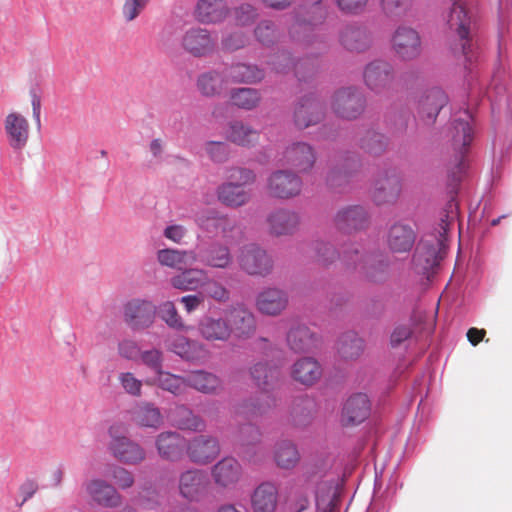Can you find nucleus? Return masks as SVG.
Returning a JSON list of instances; mask_svg holds the SVG:
<instances>
[{
    "mask_svg": "<svg viewBox=\"0 0 512 512\" xmlns=\"http://www.w3.org/2000/svg\"><path fill=\"white\" fill-rule=\"evenodd\" d=\"M187 387L196 391L216 395L223 390V382L216 374L205 370H196L186 375Z\"/></svg>",
    "mask_w": 512,
    "mask_h": 512,
    "instance_id": "c9c22d12",
    "label": "nucleus"
},
{
    "mask_svg": "<svg viewBox=\"0 0 512 512\" xmlns=\"http://www.w3.org/2000/svg\"><path fill=\"white\" fill-rule=\"evenodd\" d=\"M228 81L226 72L209 70L199 74L196 80V87L204 97H220L226 91Z\"/></svg>",
    "mask_w": 512,
    "mask_h": 512,
    "instance_id": "473e14b6",
    "label": "nucleus"
},
{
    "mask_svg": "<svg viewBox=\"0 0 512 512\" xmlns=\"http://www.w3.org/2000/svg\"><path fill=\"white\" fill-rule=\"evenodd\" d=\"M232 105L243 110H253L260 104L261 94L254 88H234L230 92Z\"/></svg>",
    "mask_w": 512,
    "mask_h": 512,
    "instance_id": "6e6d98bb",
    "label": "nucleus"
},
{
    "mask_svg": "<svg viewBox=\"0 0 512 512\" xmlns=\"http://www.w3.org/2000/svg\"><path fill=\"white\" fill-rule=\"evenodd\" d=\"M234 19L237 25L248 26L258 18V9L249 3H243L233 10Z\"/></svg>",
    "mask_w": 512,
    "mask_h": 512,
    "instance_id": "774afa93",
    "label": "nucleus"
},
{
    "mask_svg": "<svg viewBox=\"0 0 512 512\" xmlns=\"http://www.w3.org/2000/svg\"><path fill=\"white\" fill-rule=\"evenodd\" d=\"M209 480L205 471L190 469L180 474L178 489L188 501H199L207 492Z\"/></svg>",
    "mask_w": 512,
    "mask_h": 512,
    "instance_id": "a211bd4d",
    "label": "nucleus"
},
{
    "mask_svg": "<svg viewBox=\"0 0 512 512\" xmlns=\"http://www.w3.org/2000/svg\"><path fill=\"white\" fill-rule=\"evenodd\" d=\"M228 80L233 83L255 84L265 77L263 69L257 65L236 63L226 69Z\"/></svg>",
    "mask_w": 512,
    "mask_h": 512,
    "instance_id": "49530a36",
    "label": "nucleus"
},
{
    "mask_svg": "<svg viewBox=\"0 0 512 512\" xmlns=\"http://www.w3.org/2000/svg\"><path fill=\"white\" fill-rule=\"evenodd\" d=\"M286 342L293 352L304 353L317 346L318 338L306 325L296 324L288 330Z\"/></svg>",
    "mask_w": 512,
    "mask_h": 512,
    "instance_id": "f704fd0d",
    "label": "nucleus"
},
{
    "mask_svg": "<svg viewBox=\"0 0 512 512\" xmlns=\"http://www.w3.org/2000/svg\"><path fill=\"white\" fill-rule=\"evenodd\" d=\"M254 36L260 44L270 47L278 41L279 32L273 21L262 20L256 25Z\"/></svg>",
    "mask_w": 512,
    "mask_h": 512,
    "instance_id": "13d9d810",
    "label": "nucleus"
},
{
    "mask_svg": "<svg viewBox=\"0 0 512 512\" xmlns=\"http://www.w3.org/2000/svg\"><path fill=\"white\" fill-rule=\"evenodd\" d=\"M364 350V342L354 332L342 335L337 344L338 354L345 360L358 358Z\"/></svg>",
    "mask_w": 512,
    "mask_h": 512,
    "instance_id": "5fc2aeb1",
    "label": "nucleus"
},
{
    "mask_svg": "<svg viewBox=\"0 0 512 512\" xmlns=\"http://www.w3.org/2000/svg\"><path fill=\"white\" fill-rule=\"evenodd\" d=\"M314 406V402L308 397L296 398L291 405V423L296 427L307 426L312 421Z\"/></svg>",
    "mask_w": 512,
    "mask_h": 512,
    "instance_id": "3c124183",
    "label": "nucleus"
},
{
    "mask_svg": "<svg viewBox=\"0 0 512 512\" xmlns=\"http://www.w3.org/2000/svg\"><path fill=\"white\" fill-rule=\"evenodd\" d=\"M199 335L208 342H228L230 329L228 327L224 312L221 316H205L198 323Z\"/></svg>",
    "mask_w": 512,
    "mask_h": 512,
    "instance_id": "c85d7f7f",
    "label": "nucleus"
},
{
    "mask_svg": "<svg viewBox=\"0 0 512 512\" xmlns=\"http://www.w3.org/2000/svg\"><path fill=\"white\" fill-rule=\"evenodd\" d=\"M226 138L238 146L252 147L258 143L260 133L252 126L236 120L229 123Z\"/></svg>",
    "mask_w": 512,
    "mask_h": 512,
    "instance_id": "ea45409f",
    "label": "nucleus"
},
{
    "mask_svg": "<svg viewBox=\"0 0 512 512\" xmlns=\"http://www.w3.org/2000/svg\"><path fill=\"white\" fill-rule=\"evenodd\" d=\"M333 222L339 231L351 233L366 228L369 223V215L363 206L349 205L337 211Z\"/></svg>",
    "mask_w": 512,
    "mask_h": 512,
    "instance_id": "aec40b11",
    "label": "nucleus"
},
{
    "mask_svg": "<svg viewBox=\"0 0 512 512\" xmlns=\"http://www.w3.org/2000/svg\"><path fill=\"white\" fill-rule=\"evenodd\" d=\"M238 263L241 270L250 276L266 277L274 268L271 255L256 244H248L241 248Z\"/></svg>",
    "mask_w": 512,
    "mask_h": 512,
    "instance_id": "423d86ee",
    "label": "nucleus"
},
{
    "mask_svg": "<svg viewBox=\"0 0 512 512\" xmlns=\"http://www.w3.org/2000/svg\"><path fill=\"white\" fill-rule=\"evenodd\" d=\"M254 512H275L278 503V488L272 482L258 485L251 497Z\"/></svg>",
    "mask_w": 512,
    "mask_h": 512,
    "instance_id": "4c0bfd02",
    "label": "nucleus"
},
{
    "mask_svg": "<svg viewBox=\"0 0 512 512\" xmlns=\"http://www.w3.org/2000/svg\"><path fill=\"white\" fill-rule=\"evenodd\" d=\"M109 451L119 462L126 465H139L146 459L145 449L127 436H115L110 430Z\"/></svg>",
    "mask_w": 512,
    "mask_h": 512,
    "instance_id": "4468645a",
    "label": "nucleus"
},
{
    "mask_svg": "<svg viewBox=\"0 0 512 512\" xmlns=\"http://www.w3.org/2000/svg\"><path fill=\"white\" fill-rule=\"evenodd\" d=\"M180 46L187 54L195 58H204L215 52L216 40L209 30L192 27L182 35Z\"/></svg>",
    "mask_w": 512,
    "mask_h": 512,
    "instance_id": "9d476101",
    "label": "nucleus"
},
{
    "mask_svg": "<svg viewBox=\"0 0 512 512\" xmlns=\"http://www.w3.org/2000/svg\"><path fill=\"white\" fill-rule=\"evenodd\" d=\"M211 476L218 487L232 488L242 477V467L234 457H224L212 467Z\"/></svg>",
    "mask_w": 512,
    "mask_h": 512,
    "instance_id": "bb28decb",
    "label": "nucleus"
},
{
    "mask_svg": "<svg viewBox=\"0 0 512 512\" xmlns=\"http://www.w3.org/2000/svg\"><path fill=\"white\" fill-rule=\"evenodd\" d=\"M157 308L148 300L132 299L124 305L123 316L125 323L132 330L149 328L156 317Z\"/></svg>",
    "mask_w": 512,
    "mask_h": 512,
    "instance_id": "f8f14e48",
    "label": "nucleus"
},
{
    "mask_svg": "<svg viewBox=\"0 0 512 512\" xmlns=\"http://www.w3.org/2000/svg\"><path fill=\"white\" fill-rule=\"evenodd\" d=\"M466 118H469L467 113ZM448 137L454 150L463 154L473 140V130L468 119H455L448 130Z\"/></svg>",
    "mask_w": 512,
    "mask_h": 512,
    "instance_id": "37998d69",
    "label": "nucleus"
},
{
    "mask_svg": "<svg viewBox=\"0 0 512 512\" xmlns=\"http://www.w3.org/2000/svg\"><path fill=\"white\" fill-rule=\"evenodd\" d=\"M370 409V400L366 394H353L343 406L341 421L344 425L360 424L368 418Z\"/></svg>",
    "mask_w": 512,
    "mask_h": 512,
    "instance_id": "cd10ccee",
    "label": "nucleus"
},
{
    "mask_svg": "<svg viewBox=\"0 0 512 512\" xmlns=\"http://www.w3.org/2000/svg\"><path fill=\"white\" fill-rule=\"evenodd\" d=\"M132 421L139 427L158 429L163 424L160 409L151 402H141L132 410Z\"/></svg>",
    "mask_w": 512,
    "mask_h": 512,
    "instance_id": "58836bf2",
    "label": "nucleus"
},
{
    "mask_svg": "<svg viewBox=\"0 0 512 512\" xmlns=\"http://www.w3.org/2000/svg\"><path fill=\"white\" fill-rule=\"evenodd\" d=\"M305 13V9L302 8L295 12L294 21L289 27V36L294 42L309 46L313 42L312 26L325 19L327 9L323 1H318L307 11L311 14L308 20L304 17Z\"/></svg>",
    "mask_w": 512,
    "mask_h": 512,
    "instance_id": "7ed1b4c3",
    "label": "nucleus"
},
{
    "mask_svg": "<svg viewBox=\"0 0 512 512\" xmlns=\"http://www.w3.org/2000/svg\"><path fill=\"white\" fill-rule=\"evenodd\" d=\"M394 52L403 60H412L421 53V40L418 32L410 27H399L392 38Z\"/></svg>",
    "mask_w": 512,
    "mask_h": 512,
    "instance_id": "6ab92c4d",
    "label": "nucleus"
},
{
    "mask_svg": "<svg viewBox=\"0 0 512 512\" xmlns=\"http://www.w3.org/2000/svg\"><path fill=\"white\" fill-rule=\"evenodd\" d=\"M402 193V179L394 171L380 174L370 190V197L377 206L394 205Z\"/></svg>",
    "mask_w": 512,
    "mask_h": 512,
    "instance_id": "6e6552de",
    "label": "nucleus"
},
{
    "mask_svg": "<svg viewBox=\"0 0 512 512\" xmlns=\"http://www.w3.org/2000/svg\"><path fill=\"white\" fill-rule=\"evenodd\" d=\"M448 103V97L439 87L425 90L418 99V114L427 124H433Z\"/></svg>",
    "mask_w": 512,
    "mask_h": 512,
    "instance_id": "b1692460",
    "label": "nucleus"
},
{
    "mask_svg": "<svg viewBox=\"0 0 512 512\" xmlns=\"http://www.w3.org/2000/svg\"><path fill=\"white\" fill-rule=\"evenodd\" d=\"M383 13L388 17L406 15L413 6V0H380Z\"/></svg>",
    "mask_w": 512,
    "mask_h": 512,
    "instance_id": "680f3d73",
    "label": "nucleus"
},
{
    "mask_svg": "<svg viewBox=\"0 0 512 512\" xmlns=\"http://www.w3.org/2000/svg\"><path fill=\"white\" fill-rule=\"evenodd\" d=\"M342 263L348 273L373 278L374 274L368 266V259L357 247L351 246L343 251Z\"/></svg>",
    "mask_w": 512,
    "mask_h": 512,
    "instance_id": "09e8293b",
    "label": "nucleus"
},
{
    "mask_svg": "<svg viewBox=\"0 0 512 512\" xmlns=\"http://www.w3.org/2000/svg\"><path fill=\"white\" fill-rule=\"evenodd\" d=\"M205 265L212 268L226 269L233 262V257L227 245L214 243L203 255Z\"/></svg>",
    "mask_w": 512,
    "mask_h": 512,
    "instance_id": "603ef678",
    "label": "nucleus"
},
{
    "mask_svg": "<svg viewBox=\"0 0 512 512\" xmlns=\"http://www.w3.org/2000/svg\"><path fill=\"white\" fill-rule=\"evenodd\" d=\"M207 272L203 269L189 268L173 276L170 283L173 288L181 291H196L204 286Z\"/></svg>",
    "mask_w": 512,
    "mask_h": 512,
    "instance_id": "de8ad7c7",
    "label": "nucleus"
},
{
    "mask_svg": "<svg viewBox=\"0 0 512 512\" xmlns=\"http://www.w3.org/2000/svg\"><path fill=\"white\" fill-rule=\"evenodd\" d=\"M249 373L256 386L264 391L269 390L278 378V370L266 362H257L249 368Z\"/></svg>",
    "mask_w": 512,
    "mask_h": 512,
    "instance_id": "864d4df0",
    "label": "nucleus"
},
{
    "mask_svg": "<svg viewBox=\"0 0 512 512\" xmlns=\"http://www.w3.org/2000/svg\"><path fill=\"white\" fill-rule=\"evenodd\" d=\"M273 458L277 467L284 470H291L299 463L300 454L293 441L282 439L275 443Z\"/></svg>",
    "mask_w": 512,
    "mask_h": 512,
    "instance_id": "c03bdc74",
    "label": "nucleus"
},
{
    "mask_svg": "<svg viewBox=\"0 0 512 512\" xmlns=\"http://www.w3.org/2000/svg\"><path fill=\"white\" fill-rule=\"evenodd\" d=\"M363 80L370 90L379 93L391 87L395 80V71L389 62L375 60L364 68Z\"/></svg>",
    "mask_w": 512,
    "mask_h": 512,
    "instance_id": "dca6fc26",
    "label": "nucleus"
},
{
    "mask_svg": "<svg viewBox=\"0 0 512 512\" xmlns=\"http://www.w3.org/2000/svg\"><path fill=\"white\" fill-rule=\"evenodd\" d=\"M155 447L163 460L178 461L183 455L184 438L175 431L161 432L156 436Z\"/></svg>",
    "mask_w": 512,
    "mask_h": 512,
    "instance_id": "c756f323",
    "label": "nucleus"
},
{
    "mask_svg": "<svg viewBox=\"0 0 512 512\" xmlns=\"http://www.w3.org/2000/svg\"><path fill=\"white\" fill-rule=\"evenodd\" d=\"M209 159L215 163H223L229 158V146L220 141H208L203 147Z\"/></svg>",
    "mask_w": 512,
    "mask_h": 512,
    "instance_id": "338daca9",
    "label": "nucleus"
},
{
    "mask_svg": "<svg viewBox=\"0 0 512 512\" xmlns=\"http://www.w3.org/2000/svg\"><path fill=\"white\" fill-rule=\"evenodd\" d=\"M285 164L298 172H309L316 162L314 148L306 142H294L286 147L283 152Z\"/></svg>",
    "mask_w": 512,
    "mask_h": 512,
    "instance_id": "412c9836",
    "label": "nucleus"
},
{
    "mask_svg": "<svg viewBox=\"0 0 512 512\" xmlns=\"http://www.w3.org/2000/svg\"><path fill=\"white\" fill-rule=\"evenodd\" d=\"M268 64L276 73L284 74L293 69L295 76L300 81L312 77L318 70V63L315 60L302 58L294 62L290 54L285 52L275 55Z\"/></svg>",
    "mask_w": 512,
    "mask_h": 512,
    "instance_id": "f3484780",
    "label": "nucleus"
},
{
    "mask_svg": "<svg viewBox=\"0 0 512 512\" xmlns=\"http://www.w3.org/2000/svg\"><path fill=\"white\" fill-rule=\"evenodd\" d=\"M316 261L322 266H329L339 257L336 248L331 244L318 241L314 244Z\"/></svg>",
    "mask_w": 512,
    "mask_h": 512,
    "instance_id": "e2e57ef3",
    "label": "nucleus"
},
{
    "mask_svg": "<svg viewBox=\"0 0 512 512\" xmlns=\"http://www.w3.org/2000/svg\"><path fill=\"white\" fill-rule=\"evenodd\" d=\"M4 127L10 146L15 150L23 149L29 139V122L17 112L6 116Z\"/></svg>",
    "mask_w": 512,
    "mask_h": 512,
    "instance_id": "7c9ffc66",
    "label": "nucleus"
},
{
    "mask_svg": "<svg viewBox=\"0 0 512 512\" xmlns=\"http://www.w3.org/2000/svg\"><path fill=\"white\" fill-rule=\"evenodd\" d=\"M415 240L416 232L408 223L397 221L388 229L386 243L392 253L410 252Z\"/></svg>",
    "mask_w": 512,
    "mask_h": 512,
    "instance_id": "393cba45",
    "label": "nucleus"
},
{
    "mask_svg": "<svg viewBox=\"0 0 512 512\" xmlns=\"http://www.w3.org/2000/svg\"><path fill=\"white\" fill-rule=\"evenodd\" d=\"M447 24L451 30H454L461 41L462 54L468 61H472V45L469 39L470 18L465 10L461 0H453L452 7L449 11Z\"/></svg>",
    "mask_w": 512,
    "mask_h": 512,
    "instance_id": "2eb2a0df",
    "label": "nucleus"
},
{
    "mask_svg": "<svg viewBox=\"0 0 512 512\" xmlns=\"http://www.w3.org/2000/svg\"><path fill=\"white\" fill-rule=\"evenodd\" d=\"M176 426L181 430L202 432L206 429V422L185 405H177L173 412Z\"/></svg>",
    "mask_w": 512,
    "mask_h": 512,
    "instance_id": "8fccbe9b",
    "label": "nucleus"
},
{
    "mask_svg": "<svg viewBox=\"0 0 512 512\" xmlns=\"http://www.w3.org/2000/svg\"><path fill=\"white\" fill-rule=\"evenodd\" d=\"M266 223L269 233L273 236L292 235L299 228L300 216L293 210L279 208L268 214Z\"/></svg>",
    "mask_w": 512,
    "mask_h": 512,
    "instance_id": "4be33fe9",
    "label": "nucleus"
},
{
    "mask_svg": "<svg viewBox=\"0 0 512 512\" xmlns=\"http://www.w3.org/2000/svg\"><path fill=\"white\" fill-rule=\"evenodd\" d=\"M324 117V108L314 96H306L296 104L294 122L300 129L319 123Z\"/></svg>",
    "mask_w": 512,
    "mask_h": 512,
    "instance_id": "a878e982",
    "label": "nucleus"
},
{
    "mask_svg": "<svg viewBox=\"0 0 512 512\" xmlns=\"http://www.w3.org/2000/svg\"><path fill=\"white\" fill-rule=\"evenodd\" d=\"M360 168V160L353 153L340 155L336 159L335 166L327 175V183L330 187L335 188L346 183L354 173Z\"/></svg>",
    "mask_w": 512,
    "mask_h": 512,
    "instance_id": "2f4dec72",
    "label": "nucleus"
},
{
    "mask_svg": "<svg viewBox=\"0 0 512 512\" xmlns=\"http://www.w3.org/2000/svg\"><path fill=\"white\" fill-rule=\"evenodd\" d=\"M457 218L456 203L450 201L441 212L438 223V238L436 245L422 243L414 255L416 267L427 277L434 273L435 268L440 264L446 253L447 233Z\"/></svg>",
    "mask_w": 512,
    "mask_h": 512,
    "instance_id": "f257e3e1",
    "label": "nucleus"
},
{
    "mask_svg": "<svg viewBox=\"0 0 512 512\" xmlns=\"http://www.w3.org/2000/svg\"><path fill=\"white\" fill-rule=\"evenodd\" d=\"M302 185L301 178L294 172L277 170L267 179V192L273 198L290 199L301 193Z\"/></svg>",
    "mask_w": 512,
    "mask_h": 512,
    "instance_id": "9b49d317",
    "label": "nucleus"
},
{
    "mask_svg": "<svg viewBox=\"0 0 512 512\" xmlns=\"http://www.w3.org/2000/svg\"><path fill=\"white\" fill-rule=\"evenodd\" d=\"M330 106L338 117L356 119L365 109V97L356 87H342L332 95Z\"/></svg>",
    "mask_w": 512,
    "mask_h": 512,
    "instance_id": "39448f33",
    "label": "nucleus"
},
{
    "mask_svg": "<svg viewBox=\"0 0 512 512\" xmlns=\"http://www.w3.org/2000/svg\"><path fill=\"white\" fill-rule=\"evenodd\" d=\"M153 383L176 396L183 394L187 388L186 376L182 377L164 370L156 375Z\"/></svg>",
    "mask_w": 512,
    "mask_h": 512,
    "instance_id": "4d7b16f0",
    "label": "nucleus"
},
{
    "mask_svg": "<svg viewBox=\"0 0 512 512\" xmlns=\"http://www.w3.org/2000/svg\"><path fill=\"white\" fill-rule=\"evenodd\" d=\"M196 223L200 228L222 237L228 243H236L243 238V230L235 219L219 215L215 211L197 215Z\"/></svg>",
    "mask_w": 512,
    "mask_h": 512,
    "instance_id": "20e7f679",
    "label": "nucleus"
},
{
    "mask_svg": "<svg viewBox=\"0 0 512 512\" xmlns=\"http://www.w3.org/2000/svg\"><path fill=\"white\" fill-rule=\"evenodd\" d=\"M159 316L171 328L182 329L184 327L182 318L171 301H166L160 305Z\"/></svg>",
    "mask_w": 512,
    "mask_h": 512,
    "instance_id": "69168bd1",
    "label": "nucleus"
},
{
    "mask_svg": "<svg viewBox=\"0 0 512 512\" xmlns=\"http://www.w3.org/2000/svg\"><path fill=\"white\" fill-rule=\"evenodd\" d=\"M341 45L349 51L361 52L371 43V36L365 28L348 25L340 33Z\"/></svg>",
    "mask_w": 512,
    "mask_h": 512,
    "instance_id": "a19ab883",
    "label": "nucleus"
},
{
    "mask_svg": "<svg viewBox=\"0 0 512 512\" xmlns=\"http://www.w3.org/2000/svg\"><path fill=\"white\" fill-rule=\"evenodd\" d=\"M320 363L312 357H302L292 366V378L305 386H312L322 377Z\"/></svg>",
    "mask_w": 512,
    "mask_h": 512,
    "instance_id": "e433bc0d",
    "label": "nucleus"
},
{
    "mask_svg": "<svg viewBox=\"0 0 512 512\" xmlns=\"http://www.w3.org/2000/svg\"><path fill=\"white\" fill-rule=\"evenodd\" d=\"M229 181L217 187L216 195L223 205L238 208L246 205L250 198V192L244 189L245 185L254 183V172L246 168H233L229 171Z\"/></svg>",
    "mask_w": 512,
    "mask_h": 512,
    "instance_id": "f03ea898",
    "label": "nucleus"
},
{
    "mask_svg": "<svg viewBox=\"0 0 512 512\" xmlns=\"http://www.w3.org/2000/svg\"><path fill=\"white\" fill-rule=\"evenodd\" d=\"M158 262L170 268L182 270L185 266H191L197 261V255L192 250L161 249L157 252Z\"/></svg>",
    "mask_w": 512,
    "mask_h": 512,
    "instance_id": "a18cd8bd",
    "label": "nucleus"
},
{
    "mask_svg": "<svg viewBox=\"0 0 512 512\" xmlns=\"http://www.w3.org/2000/svg\"><path fill=\"white\" fill-rule=\"evenodd\" d=\"M170 349L181 358L188 361H203L208 356L205 346L198 342L179 336L170 344Z\"/></svg>",
    "mask_w": 512,
    "mask_h": 512,
    "instance_id": "79ce46f5",
    "label": "nucleus"
},
{
    "mask_svg": "<svg viewBox=\"0 0 512 512\" xmlns=\"http://www.w3.org/2000/svg\"><path fill=\"white\" fill-rule=\"evenodd\" d=\"M223 311L230 329V338L235 336L237 339L246 340L255 334L257 329L256 317L244 304L237 303Z\"/></svg>",
    "mask_w": 512,
    "mask_h": 512,
    "instance_id": "0eeeda50",
    "label": "nucleus"
},
{
    "mask_svg": "<svg viewBox=\"0 0 512 512\" xmlns=\"http://www.w3.org/2000/svg\"><path fill=\"white\" fill-rule=\"evenodd\" d=\"M289 302L287 290L277 286H266L257 293L254 305L261 315L278 317L287 310Z\"/></svg>",
    "mask_w": 512,
    "mask_h": 512,
    "instance_id": "1a4fd4ad",
    "label": "nucleus"
},
{
    "mask_svg": "<svg viewBox=\"0 0 512 512\" xmlns=\"http://www.w3.org/2000/svg\"><path fill=\"white\" fill-rule=\"evenodd\" d=\"M219 440L211 435H198L191 438L186 445V453L191 462L207 465L220 454Z\"/></svg>",
    "mask_w": 512,
    "mask_h": 512,
    "instance_id": "ddd939ff",
    "label": "nucleus"
},
{
    "mask_svg": "<svg viewBox=\"0 0 512 512\" xmlns=\"http://www.w3.org/2000/svg\"><path fill=\"white\" fill-rule=\"evenodd\" d=\"M360 147L369 154L379 155L385 151L387 139L383 134L369 130L360 139Z\"/></svg>",
    "mask_w": 512,
    "mask_h": 512,
    "instance_id": "bf43d9fd",
    "label": "nucleus"
},
{
    "mask_svg": "<svg viewBox=\"0 0 512 512\" xmlns=\"http://www.w3.org/2000/svg\"><path fill=\"white\" fill-rule=\"evenodd\" d=\"M230 9L225 0H199L195 9L196 19L203 24L223 22Z\"/></svg>",
    "mask_w": 512,
    "mask_h": 512,
    "instance_id": "72a5a7b5",
    "label": "nucleus"
},
{
    "mask_svg": "<svg viewBox=\"0 0 512 512\" xmlns=\"http://www.w3.org/2000/svg\"><path fill=\"white\" fill-rule=\"evenodd\" d=\"M203 288L206 295L218 303H226L230 300V291L223 284L210 279L207 275Z\"/></svg>",
    "mask_w": 512,
    "mask_h": 512,
    "instance_id": "0e129e2a",
    "label": "nucleus"
},
{
    "mask_svg": "<svg viewBox=\"0 0 512 512\" xmlns=\"http://www.w3.org/2000/svg\"><path fill=\"white\" fill-rule=\"evenodd\" d=\"M85 491L95 503L106 508H117L123 502V497L117 489L103 479L87 481Z\"/></svg>",
    "mask_w": 512,
    "mask_h": 512,
    "instance_id": "5701e85b",
    "label": "nucleus"
},
{
    "mask_svg": "<svg viewBox=\"0 0 512 512\" xmlns=\"http://www.w3.org/2000/svg\"><path fill=\"white\" fill-rule=\"evenodd\" d=\"M239 450L250 447L251 445L260 444L261 431L253 424H245L239 428L237 435Z\"/></svg>",
    "mask_w": 512,
    "mask_h": 512,
    "instance_id": "052dcab7",
    "label": "nucleus"
}]
</instances>
